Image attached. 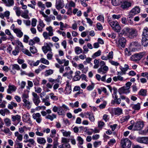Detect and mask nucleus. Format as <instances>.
Returning <instances> with one entry per match:
<instances>
[{"instance_id": "1", "label": "nucleus", "mask_w": 148, "mask_h": 148, "mask_svg": "<svg viewBox=\"0 0 148 148\" xmlns=\"http://www.w3.org/2000/svg\"><path fill=\"white\" fill-rule=\"evenodd\" d=\"M142 44L146 47L148 45V27H145L143 31L142 34Z\"/></svg>"}, {"instance_id": "2", "label": "nucleus", "mask_w": 148, "mask_h": 148, "mask_svg": "<svg viewBox=\"0 0 148 148\" xmlns=\"http://www.w3.org/2000/svg\"><path fill=\"white\" fill-rule=\"evenodd\" d=\"M108 22L113 29L117 32H119L121 29V27L116 21H112L109 18L108 19Z\"/></svg>"}, {"instance_id": "3", "label": "nucleus", "mask_w": 148, "mask_h": 148, "mask_svg": "<svg viewBox=\"0 0 148 148\" xmlns=\"http://www.w3.org/2000/svg\"><path fill=\"white\" fill-rule=\"evenodd\" d=\"M132 142L128 138L122 139L121 140V148H130Z\"/></svg>"}, {"instance_id": "4", "label": "nucleus", "mask_w": 148, "mask_h": 148, "mask_svg": "<svg viewBox=\"0 0 148 148\" xmlns=\"http://www.w3.org/2000/svg\"><path fill=\"white\" fill-rule=\"evenodd\" d=\"M53 46V44L51 42L45 43H44V46L42 47V50L44 53L46 54L48 51H51L52 49L51 47H52Z\"/></svg>"}, {"instance_id": "5", "label": "nucleus", "mask_w": 148, "mask_h": 148, "mask_svg": "<svg viewBox=\"0 0 148 148\" xmlns=\"http://www.w3.org/2000/svg\"><path fill=\"white\" fill-rule=\"evenodd\" d=\"M144 54L145 53L143 52L136 53L132 56L131 57V59L134 61H138L143 57Z\"/></svg>"}, {"instance_id": "6", "label": "nucleus", "mask_w": 148, "mask_h": 148, "mask_svg": "<svg viewBox=\"0 0 148 148\" xmlns=\"http://www.w3.org/2000/svg\"><path fill=\"white\" fill-rule=\"evenodd\" d=\"M140 11V10L139 7L138 6L135 7L129 12V18H133L134 16L139 13Z\"/></svg>"}, {"instance_id": "7", "label": "nucleus", "mask_w": 148, "mask_h": 148, "mask_svg": "<svg viewBox=\"0 0 148 148\" xmlns=\"http://www.w3.org/2000/svg\"><path fill=\"white\" fill-rule=\"evenodd\" d=\"M126 40L124 37L119 38L118 41L116 40V43L119 46H121L122 48H124L126 44Z\"/></svg>"}, {"instance_id": "8", "label": "nucleus", "mask_w": 148, "mask_h": 148, "mask_svg": "<svg viewBox=\"0 0 148 148\" xmlns=\"http://www.w3.org/2000/svg\"><path fill=\"white\" fill-rule=\"evenodd\" d=\"M32 95L33 102L36 106H38L41 102L39 97L36 93L34 92H32Z\"/></svg>"}, {"instance_id": "9", "label": "nucleus", "mask_w": 148, "mask_h": 148, "mask_svg": "<svg viewBox=\"0 0 148 148\" xmlns=\"http://www.w3.org/2000/svg\"><path fill=\"white\" fill-rule=\"evenodd\" d=\"M136 140L140 143L148 144V137H139L137 138Z\"/></svg>"}, {"instance_id": "10", "label": "nucleus", "mask_w": 148, "mask_h": 148, "mask_svg": "<svg viewBox=\"0 0 148 148\" xmlns=\"http://www.w3.org/2000/svg\"><path fill=\"white\" fill-rule=\"evenodd\" d=\"M32 116L33 119L38 123H40L41 122L42 119L40 113H34L32 115Z\"/></svg>"}, {"instance_id": "11", "label": "nucleus", "mask_w": 148, "mask_h": 148, "mask_svg": "<svg viewBox=\"0 0 148 148\" xmlns=\"http://www.w3.org/2000/svg\"><path fill=\"white\" fill-rule=\"evenodd\" d=\"M108 67L106 66H100L97 72L98 73L103 75L106 73L108 70Z\"/></svg>"}, {"instance_id": "12", "label": "nucleus", "mask_w": 148, "mask_h": 148, "mask_svg": "<svg viewBox=\"0 0 148 148\" xmlns=\"http://www.w3.org/2000/svg\"><path fill=\"white\" fill-rule=\"evenodd\" d=\"M144 124L143 122L140 121L136 122L134 124V130H140L143 127Z\"/></svg>"}, {"instance_id": "13", "label": "nucleus", "mask_w": 148, "mask_h": 148, "mask_svg": "<svg viewBox=\"0 0 148 148\" xmlns=\"http://www.w3.org/2000/svg\"><path fill=\"white\" fill-rule=\"evenodd\" d=\"M64 5V4L63 0H59L56 1L55 6L57 10H59L62 8Z\"/></svg>"}, {"instance_id": "14", "label": "nucleus", "mask_w": 148, "mask_h": 148, "mask_svg": "<svg viewBox=\"0 0 148 148\" xmlns=\"http://www.w3.org/2000/svg\"><path fill=\"white\" fill-rule=\"evenodd\" d=\"M118 92L120 95L122 93L127 94L130 93V90L129 88H127L125 86H124L119 88Z\"/></svg>"}, {"instance_id": "15", "label": "nucleus", "mask_w": 148, "mask_h": 148, "mask_svg": "<svg viewBox=\"0 0 148 148\" xmlns=\"http://www.w3.org/2000/svg\"><path fill=\"white\" fill-rule=\"evenodd\" d=\"M121 7L123 9H127L131 6V3L129 1H123Z\"/></svg>"}, {"instance_id": "16", "label": "nucleus", "mask_w": 148, "mask_h": 148, "mask_svg": "<svg viewBox=\"0 0 148 148\" xmlns=\"http://www.w3.org/2000/svg\"><path fill=\"white\" fill-rule=\"evenodd\" d=\"M77 67L78 69L82 71V73H86L88 71V67L84 68V65L82 64H79Z\"/></svg>"}, {"instance_id": "17", "label": "nucleus", "mask_w": 148, "mask_h": 148, "mask_svg": "<svg viewBox=\"0 0 148 148\" xmlns=\"http://www.w3.org/2000/svg\"><path fill=\"white\" fill-rule=\"evenodd\" d=\"M16 89V88L15 86L9 85L8 88L7 90V92L8 94H11L12 92H15Z\"/></svg>"}, {"instance_id": "18", "label": "nucleus", "mask_w": 148, "mask_h": 148, "mask_svg": "<svg viewBox=\"0 0 148 148\" xmlns=\"http://www.w3.org/2000/svg\"><path fill=\"white\" fill-rule=\"evenodd\" d=\"M114 113L115 115L119 116L123 114V110L119 108H114Z\"/></svg>"}, {"instance_id": "19", "label": "nucleus", "mask_w": 148, "mask_h": 148, "mask_svg": "<svg viewBox=\"0 0 148 148\" xmlns=\"http://www.w3.org/2000/svg\"><path fill=\"white\" fill-rule=\"evenodd\" d=\"M11 119L12 121H17L18 124L21 121V116H20L17 114L16 115H12Z\"/></svg>"}, {"instance_id": "20", "label": "nucleus", "mask_w": 148, "mask_h": 148, "mask_svg": "<svg viewBox=\"0 0 148 148\" xmlns=\"http://www.w3.org/2000/svg\"><path fill=\"white\" fill-rule=\"evenodd\" d=\"M41 100L42 102L44 103V104L45 106H48L50 105L51 103L49 101V97L48 96H46L45 98H43Z\"/></svg>"}, {"instance_id": "21", "label": "nucleus", "mask_w": 148, "mask_h": 148, "mask_svg": "<svg viewBox=\"0 0 148 148\" xmlns=\"http://www.w3.org/2000/svg\"><path fill=\"white\" fill-rule=\"evenodd\" d=\"M14 135L16 137V141H21L23 139L22 135L20 134L18 132H16L14 133Z\"/></svg>"}, {"instance_id": "22", "label": "nucleus", "mask_w": 148, "mask_h": 148, "mask_svg": "<svg viewBox=\"0 0 148 148\" xmlns=\"http://www.w3.org/2000/svg\"><path fill=\"white\" fill-rule=\"evenodd\" d=\"M14 32L16 34V36L18 38H21L23 36V33L21 30L19 28H17L15 31H14Z\"/></svg>"}, {"instance_id": "23", "label": "nucleus", "mask_w": 148, "mask_h": 148, "mask_svg": "<svg viewBox=\"0 0 148 148\" xmlns=\"http://www.w3.org/2000/svg\"><path fill=\"white\" fill-rule=\"evenodd\" d=\"M37 141L38 143L40 144L44 145L46 142L45 138L43 137H38L37 138Z\"/></svg>"}, {"instance_id": "24", "label": "nucleus", "mask_w": 148, "mask_h": 148, "mask_svg": "<svg viewBox=\"0 0 148 148\" xmlns=\"http://www.w3.org/2000/svg\"><path fill=\"white\" fill-rule=\"evenodd\" d=\"M29 99H26L23 100L24 103L23 104V105L25 106L28 109H29L31 108V103L29 101Z\"/></svg>"}, {"instance_id": "25", "label": "nucleus", "mask_w": 148, "mask_h": 148, "mask_svg": "<svg viewBox=\"0 0 148 148\" xmlns=\"http://www.w3.org/2000/svg\"><path fill=\"white\" fill-rule=\"evenodd\" d=\"M122 2V0H111L112 4L114 6H118L120 5Z\"/></svg>"}, {"instance_id": "26", "label": "nucleus", "mask_w": 148, "mask_h": 148, "mask_svg": "<svg viewBox=\"0 0 148 148\" xmlns=\"http://www.w3.org/2000/svg\"><path fill=\"white\" fill-rule=\"evenodd\" d=\"M46 29L48 31V34H49V36H51L54 35L53 29L51 26H49L47 27Z\"/></svg>"}, {"instance_id": "27", "label": "nucleus", "mask_w": 148, "mask_h": 148, "mask_svg": "<svg viewBox=\"0 0 148 148\" xmlns=\"http://www.w3.org/2000/svg\"><path fill=\"white\" fill-rule=\"evenodd\" d=\"M60 131L62 133L63 135L64 136L69 137L70 136L71 133L69 131H66L64 129L61 130Z\"/></svg>"}, {"instance_id": "28", "label": "nucleus", "mask_w": 148, "mask_h": 148, "mask_svg": "<svg viewBox=\"0 0 148 148\" xmlns=\"http://www.w3.org/2000/svg\"><path fill=\"white\" fill-rule=\"evenodd\" d=\"M74 51L75 53L77 55H78L82 53L83 51L82 49L78 46L75 47Z\"/></svg>"}, {"instance_id": "29", "label": "nucleus", "mask_w": 148, "mask_h": 148, "mask_svg": "<svg viewBox=\"0 0 148 148\" xmlns=\"http://www.w3.org/2000/svg\"><path fill=\"white\" fill-rule=\"evenodd\" d=\"M136 36V30L132 29L130 31L129 37L131 38H133Z\"/></svg>"}, {"instance_id": "30", "label": "nucleus", "mask_w": 148, "mask_h": 148, "mask_svg": "<svg viewBox=\"0 0 148 148\" xmlns=\"http://www.w3.org/2000/svg\"><path fill=\"white\" fill-rule=\"evenodd\" d=\"M29 11L27 10H26L25 11V12L23 13L21 16L23 18L25 19H29V16L28 15Z\"/></svg>"}, {"instance_id": "31", "label": "nucleus", "mask_w": 148, "mask_h": 148, "mask_svg": "<svg viewBox=\"0 0 148 148\" xmlns=\"http://www.w3.org/2000/svg\"><path fill=\"white\" fill-rule=\"evenodd\" d=\"M30 119V115L29 114L27 113L24 114L23 116V121L25 122H27Z\"/></svg>"}, {"instance_id": "32", "label": "nucleus", "mask_w": 148, "mask_h": 148, "mask_svg": "<svg viewBox=\"0 0 148 148\" xmlns=\"http://www.w3.org/2000/svg\"><path fill=\"white\" fill-rule=\"evenodd\" d=\"M65 90L66 93L68 94H70L71 92V86L68 84H66V87L65 88Z\"/></svg>"}, {"instance_id": "33", "label": "nucleus", "mask_w": 148, "mask_h": 148, "mask_svg": "<svg viewBox=\"0 0 148 148\" xmlns=\"http://www.w3.org/2000/svg\"><path fill=\"white\" fill-rule=\"evenodd\" d=\"M71 146L69 143H64L60 145L58 148H71Z\"/></svg>"}, {"instance_id": "34", "label": "nucleus", "mask_w": 148, "mask_h": 148, "mask_svg": "<svg viewBox=\"0 0 148 148\" xmlns=\"http://www.w3.org/2000/svg\"><path fill=\"white\" fill-rule=\"evenodd\" d=\"M113 80L115 82H117L118 81H122L123 80V77L119 75L117 76H114L113 78Z\"/></svg>"}, {"instance_id": "35", "label": "nucleus", "mask_w": 148, "mask_h": 148, "mask_svg": "<svg viewBox=\"0 0 148 148\" xmlns=\"http://www.w3.org/2000/svg\"><path fill=\"white\" fill-rule=\"evenodd\" d=\"M46 118L50 120L51 121H52L54 119H56V114H53L51 115H48L47 116Z\"/></svg>"}, {"instance_id": "36", "label": "nucleus", "mask_w": 148, "mask_h": 148, "mask_svg": "<svg viewBox=\"0 0 148 148\" xmlns=\"http://www.w3.org/2000/svg\"><path fill=\"white\" fill-rule=\"evenodd\" d=\"M131 106L132 108L135 110H139L140 108V104L138 103L136 104H133Z\"/></svg>"}, {"instance_id": "37", "label": "nucleus", "mask_w": 148, "mask_h": 148, "mask_svg": "<svg viewBox=\"0 0 148 148\" xmlns=\"http://www.w3.org/2000/svg\"><path fill=\"white\" fill-rule=\"evenodd\" d=\"M121 102V98H118L114 100H112L111 101V103L112 104H114L115 103L119 104Z\"/></svg>"}, {"instance_id": "38", "label": "nucleus", "mask_w": 148, "mask_h": 148, "mask_svg": "<svg viewBox=\"0 0 148 148\" xmlns=\"http://www.w3.org/2000/svg\"><path fill=\"white\" fill-rule=\"evenodd\" d=\"M13 70H16L17 71L20 70V68L19 65L16 64H14L11 65Z\"/></svg>"}, {"instance_id": "39", "label": "nucleus", "mask_w": 148, "mask_h": 148, "mask_svg": "<svg viewBox=\"0 0 148 148\" xmlns=\"http://www.w3.org/2000/svg\"><path fill=\"white\" fill-rule=\"evenodd\" d=\"M24 142L25 143H29L31 145L34 146L35 143L34 140L33 138H29L27 140H24Z\"/></svg>"}, {"instance_id": "40", "label": "nucleus", "mask_w": 148, "mask_h": 148, "mask_svg": "<svg viewBox=\"0 0 148 148\" xmlns=\"http://www.w3.org/2000/svg\"><path fill=\"white\" fill-rule=\"evenodd\" d=\"M14 3V0H7V2L6 4L7 6L10 7L13 6Z\"/></svg>"}, {"instance_id": "41", "label": "nucleus", "mask_w": 148, "mask_h": 148, "mask_svg": "<svg viewBox=\"0 0 148 148\" xmlns=\"http://www.w3.org/2000/svg\"><path fill=\"white\" fill-rule=\"evenodd\" d=\"M147 90L145 89H141L138 92V94L140 95L145 96L146 95Z\"/></svg>"}, {"instance_id": "42", "label": "nucleus", "mask_w": 148, "mask_h": 148, "mask_svg": "<svg viewBox=\"0 0 148 148\" xmlns=\"http://www.w3.org/2000/svg\"><path fill=\"white\" fill-rule=\"evenodd\" d=\"M4 121L6 125L8 127L11 124V120L8 118H6L4 119Z\"/></svg>"}, {"instance_id": "43", "label": "nucleus", "mask_w": 148, "mask_h": 148, "mask_svg": "<svg viewBox=\"0 0 148 148\" xmlns=\"http://www.w3.org/2000/svg\"><path fill=\"white\" fill-rule=\"evenodd\" d=\"M58 114L60 115H63L64 114V112L61 106L58 107Z\"/></svg>"}, {"instance_id": "44", "label": "nucleus", "mask_w": 148, "mask_h": 148, "mask_svg": "<svg viewBox=\"0 0 148 148\" xmlns=\"http://www.w3.org/2000/svg\"><path fill=\"white\" fill-rule=\"evenodd\" d=\"M60 30H64V28H66L68 26V25L65 23L64 25V23L62 22H60Z\"/></svg>"}, {"instance_id": "45", "label": "nucleus", "mask_w": 148, "mask_h": 148, "mask_svg": "<svg viewBox=\"0 0 148 148\" xmlns=\"http://www.w3.org/2000/svg\"><path fill=\"white\" fill-rule=\"evenodd\" d=\"M22 51L24 53L29 56H32V54L29 51L26 49L23 48L22 49Z\"/></svg>"}, {"instance_id": "46", "label": "nucleus", "mask_w": 148, "mask_h": 148, "mask_svg": "<svg viewBox=\"0 0 148 148\" xmlns=\"http://www.w3.org/2000/svg\"><path fill=\"white\" fill-rule=\"evenodd\" d=\"M120 69H121V71H120L121 73L120 75H125L126 74V72L128 70L126 69L125 67H122L121 66L120 67Z\"/></svg>"}, {"instance_id": "47", "label": "nucleus", "mask_w": 148, "mask_h": 148, "mask_svg": "<svg viewBox=\"0 0 148 148\" xmlns=\"http://www.w3.org/2000/svg\"><path fill=\"white\" fill-rule=\"evenodd\" d=\"M113 93L112 95V97L114 100L118 98V96L117 95V89L115 88H113Z\"/></svg>"}, {"instance_id": "48", "label": "nucleus", "mask_w": 148, "mask_h": 148, "mask_svg": "<svg viewBox=\"0 0 148 148\" xmlns=\"http://www.w3.org/2000/svg\"><path fill=\"white\" fill-rule=\"evenodd\" d=\"M101 53V51L100 50H99L97 52H95L92 56V57L93 58H95L96 57L99 56Z\"/></svg>"}, {"instance_id": "49", "label": "nucleus", "mask_w": 148, "mask_h": 148, "mask_svg": "<svg viewBox=\"0 0 148 148\" xmlns=\"http://www.w3.org/2000/svg\"><path fill=\"white\" fill-rule=\"evenodd\" d=\"M53 73V71L51 69L47 70L45 72V76H47L52 74Z\"/></svg>"}, {"instance_id": "50", "label": "nucleus", "mask_w": 148, "mask_h": 148, "mask_svg": "<svg viewBox=\"0 0 148 148\" xmlns=\"http://www.w3.org/2000/svg\"><path fill=\"white\" fill-rule=\"evenodd\" d=\"M130 118L129 115H127L122 117L120 119V120L122 122H123L127 121Z\"/></svg>"}, {"instance_id": "51", "label": "nucleus", "mask_w": 148, "mask_h": 148, "mask_svg": "<svg viewBox=\"0 0 148 148\" xmlns=\"http://www.w3.org/2000/svg\"><path fill=\"white\" fill-rule=\"evenodd\" d=\"M40 60L42 63L45 64L49 65V61L44 58H41Z\"/></svg>"}, {"instance_id": "52", "label": "nucleus", "mask_w": 148, "mask_h": 148, "mask_svg": "<svg viewBox=\"0 0 148 148\" xmlns=\"http://www.w3.org/2000/svg\"><path fill=\"white\" fill-rule=\"evenodd\" d=\"M5 32L6 34L7 35H8V36H10V39L13 40L14 39V36L12 35L8 29H6L5 30Z\"/></svg>"}, {"instance_id": "53", "label": "nucleus", "mask_w": 148, "mask_h": 148, "mask_svg": "<svg viewBox=\"0 0 148 148\" xmlns=\"http://www.w3.org/2000/svg\"><path fill=\"white\" fill-rule=\"evenodd\" d=\"M107 57L108 60H109V61L110 60H111L113 58V53L112 51H111L109 53L107 56Z\"/></svg>"}, {"instance_id": "54", "label": "nucleus", "mask_w": 148, "mask_h": 148, "mask_svg": "<svg viewBox=\"0 0 148 148\" xmlns=\"http://www.w3.org/2000/svg\"><path fill=\"white\" fill-rule=\"evenodd\" d=\"M116 142V141L114 138L110 139L108 142V145L109 146L113 145Z\"/></svg>"}, {"instance_id": "55", "label": "nucleus", "mask_w": 148, "mask_h": 148, "mask_svg": "<svg viewBox=\"0 0 148 148\" xmlns=\"http://www.w3.org/2000/svg\"><path fill=\"white\" fill-rule=\"evenodd\" d=\"M30 50L31 52L33 54L36 53L37 52V49L34 46L30 47Z\"/></svg>"}, {"instance_id": "56", "label": "nucleus", "mask_w": 148, "mask_h": 148, "mask_svg": "<svg viewBox=\"0 0 148 148\" xmlns=\"http://www.w3.org/2000/svg\"><path fill=\"white\" fill-rule=\"evenodd\" d=\"M101 144V141H96L93 143V146L95 148H96L100 145Z\"/></svg>"}, {"instance_id": "57", "label": "nucleus", "mask_w": 148, "mask_h": 148, "mask_svg": "<svg viewBox=\"0 0 148 148\" xmlns=\"http://www.w3.org/2000/svg\"><path fill=\"white\" fill-rule=\"evenodd\" d=\"M88 118L91 122H94L95 120V118L93 113H91L90 114V115L89 116Z\"/></svg>"}, {"instance_id": "58", "label": "nucleus", "mask_w": 148, "mask_h": 148, "mask_svg": "<svg viewBox=\"0 0 148 148\" xmlns=\"http://www.w3.org/2000/svg\"><path fill=\"white\" fill-rule=\"evenodd\" d=\"M77 140L78 141V143L81 145L83 144L84 140L83 138L80 136H78L77 137Z\"/></svg>"}, {"instance_id": "59", "label": "nucleus", "mask_w": 148, "mask_h": 148, "mask_svg": "<svg viewBox=\"0 0 148 148\" xmlns=\"http://www.w3.org/2000/svg\"><path fill=\"white\" fill-rule=\"evenodd\" d=\"M98 127L101 129L104 125L105 123L103 121H100L98 122Z\"/></svg>"}, {"instance_id": "60", "label": "nucleus", "mask_w": 148, "mask_h": 148, "mask_svg": "<svg viewBox=\"0 0 148 148\" xmlns=\"http://www.w3.org/2000/svg\"><path fill=\"white\" fill-rule=\"evenodd\" d=\"M29 97L28 95L25 93H23L21 97L22 100L29 99Z\"/></svg>"}, {"instance_id": "61", "label": "nucleus", "mask_w": 148, "mask_h": 148, "mask_svg": "<svg viewBox=\"0 0 148 148\" xmlns=\"http://www.w3.org/2000/svg\"><path fill=\"white\" fill-rule=\"evenodd\" d=\"M43 36L45 39H47L48 38L50 39V38L49 37V34L46 32H44L42 34Z\"/></svg>"}, {"instance_id": "62", "label": "nucleus", "mask_w": 148, "mask_h": 148, "mask_svg": "<svg viewBox=\"0 0 148 148\" xmlns=\"http://www.w3.org/2000/svg\"><path fill=\"white\" fill-rule=\"evenodd\" d=\"M29 39V37L28 36L26 35H24L23 41L25 43H27L28 42Z\"/></svg>"}, {"instance_id": "63", "label": "nucleus", "mask_w": 148, "mask_h": 148, "mask_svg": "<svg viewBox=\"0 0 148 148\" xmlns=\"http://www.w3.org/2000/svg\"><path fill=\"white\" fill-rule=\"evenodd\" d=\"M125 55L127 56H130L132 54L131 51L130 50H129L127 48L125 49Z\"/></svg>"}, {"instance_id": "64", "label": "nucleus", "mask_w": 148, "mask_h": 148, "mask_svg": "<svg viewBox=\"0 0 148 148\" xmlns=\"http://www.w3.org/2000/svg\"><path fill=\"white\" fill-rule=\"evenodd\" d=\"M53 54L51 51H50L49 53H47V59L49 60H51L52 59Z\"/></svg>"}]
</instances>
